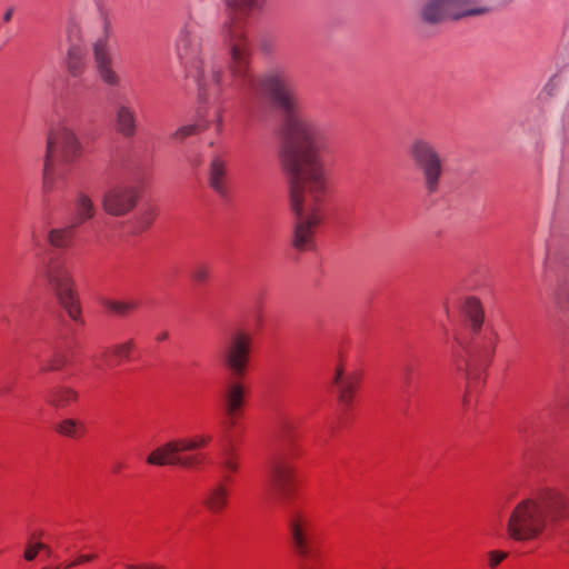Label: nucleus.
<instances>
[{
	"label": "nucleus",
	"mask_w": 569,
	"mask_h": 569,
	"mask_svg": "<svg viewBox=\"0 0 569 569\" xmlns=\"http://www.w3.org/2000/svg\"><path fill=\"white\" fill-rule=\"evenodd\" d=\"M221 466H222V468H224L226 470H228L230 472H236L238 470V462H237L236 458L233 457L232 452L224 453V456L221 460Z\"/></svg>",
	"instance_id": "37"
},
{
	"label": "nucleus",
	"mask_w": 569,
	"mask_h": 569,
	"mask_svg": "<svg viewBox=\"0 0 569 569\" xmlns=\"http://www.w3.org/2000/svg\"><path fill=\"white\" fill-rule=\"evenodd\" d=\"M465 313L471 323L472 330L478 332L483 323V310L480 301L473 297L468 298L465 302Z\"/></svg>",
	"instance_id": "25"
},
{
	"label": "nucleus",
	"mask_w": 569,
	"mask_h": 569,
	"mask_svg": "<svg viewBox=\"0 0 569 569\" xmlns=\"http://www.w3.org/2000/svg\"><path fill=\"white\" fill-rule=\"evenodd\" d=\"M42 549H47V545L42 543V542H37L34 545H29L27 548H26V551H24V559L27 561H32L34 560V558L37 557L38 552Z\"/></svg>",
	"instance_id": "36"
},
{
	"label": "nucleus",
	"mask_w": 569,
	"mask_h": 569,
	"mask_svg": "<svg viewBox=\"0 0 569 569\" xmlns=\"http://www.w3.org/2000/svg\"><path fill=\"white\" fill-rule=\"evenodd\" d=\"M174 52L182 68L207 54L202 49L200 29L194 22H186L180 28L174 41Z\"/></svg>",
	"instance_id": "14"
},
{
	"label": "nucleus",
	"mask_w": 569,
	"mask_h": 569,
	"mask_svg": "<svg viewBox=\"0 0 569 569\" xmlns=\"http://www.w3.org/2000/svg\"><path fill=\"white\" fill-rule=\"evenodd\" d=\"M133 349V341L128 340L126 342L116 345L112 349L113 355L120 360H128Z\"/></svg>",
	"instance_id": "34"
},
{
	"label": "nucleus",
	"mask_w": 569,
	"mask_h": 569,
	"mask_svg": "<svg viewBox=\"0 0 569 569\" xmlns=\"http://www.w3.org/2000/svg\"><path fill=\"white\" fill-rule=\"evenodd\" d=\"M68 362L67 355L62 351L54 352L51 358L46 361H42L40 365V371H58L62 369Z\"/></svg>",
	"instance_id": "31"
},
{
	"label": "nucleus",
	"mask_w": 569,
	"mask_h": 569,
	"mask_svg": "<svg viewBox=\"0 0 569 569\" xmlns=\"http://www.w3.org/2000/svg\"><path fill=\"white\" fill-rule=\"evenodd\" d=\"M489 556V566L491 568L497 567L503 559L507 558L508 553L503 551H490Z\"/></svg>",
	"instance_id": "38"
},
{
	"label": "nucleus",
	"mask_w": 569,
	"mask_h": 569,
	"mask_svg": "<svg viewBox=\"0 0 569 569\" xmlns=\"http://www.w3.org/2000/svg\"><path fill=\"white\" fill-rule=\"evenodd\" d=\"M78 400V392L67 386H59L51 389L47 397V402L57 408H66Z\"/></svg>",
	"instance_id": "23"
},
{
	"label": "nucleus",
	"mask_w": 569,
	"mask_h": 569,
	"mask_svg": "<svg viewBox=\"0 0 569 569\" xmlns=\"http://www.w3.org/2000/svg\"><path fill=\"white\" fill-rule=\"evenodd\" d=\"M408 154L421 174L426 192L437 193L445 176V159L436 146L427 138L417 137L411 140Z\"/></svg>",
	"instance_id": "7"
},
{
	"label": "nucleus",
	"mask_w": 569,
	"mask_h": 569,
	"mask_svg": "<svg viewBox=\"0 0 569 569\" xmlns=\"http://www.w3.org/2000/svg\"><path fill=\"white\" fill-rule=\"evenodd\" d=\"M116 131L124 137L132 138L138 130L137 112L129 103H119L114 113Z\"/></svg>",
	"instance_id": "19"
},
{
	"label": "nucleus",
	"mask_w": 569,
	"mask_h": 569,
	"mask_svg": "<svg viewBox=\"0 0 569 569\" xmlns=\"http://www.w3.org/2000/svg\"><path fill=\"white\" fill-rule=\"evenodd\" d=\"M228 489L219 483L208 490L202 503L212 513L221 512L228 505Z\"/></svg>",
	"instance_id": "21"
},
{
	"label": "nucleus",
	"mask_w": 569,
	"mask_h": 569,
	"mask_svg": "<svg viewBox=\"0 0 569 569\" xmlns=\"http://www.w3.org/2000/svg\"><path fill=\"white\" fill-rule=\"evenodd\" d=\"M66 37L68 46L84 47L82 29L77 19H69L66 28Z\"/></svg>",
	"instance_id": "29"
},
{
	"label": "nucleus",
	"mask_w": 569,
	"mask_h": 569,
	"mask_svg": "<svg viewBox=\"0 0 569 569\" xmlns=\"http://www.w3.org/2000/svg\"><path fill=\"white\" fill-rule=\"evenodd\" d=\"M465 371H466V377H467V379L469 381L468 383L470 386L471 381H472V379L475 378L476 375L473 373L471 365L469 362L466 363Z\"/></svg>",
	"instance_id": "41"
},
{
	"label": "nucleus",
	"mask_w": 569,
	"mask_h": 569,
	"mask_svg": "<svg viewBox=\"0 0 569 569\" xmlns=\"http://www.w3.org/2000/svg\"><path fill=\"white\" fill-rule=\"evenodd\" d=\"M141 191L138 186L130 182L111 184L101 197L102 210L116 218L131 213L138 206Z\"/></svg>",
	"instance_id": "13"
},
{
	"label": "nucleus",
	"mask_w": 569,
	"mask_h": 569,
	"mask_svg": "<svg viewBox=\"0 0 569 569\" xmlns=\"http://www.w3.org/2000/svg\"><path fill=\"white\" fill-rule=\"evenodd\" d=\"M216 124H217V130H221V128H222V117H221L220 113L217 114Z\"/></svg>",
	"instance_id": "44"
},
{
	"label": "nucleus",
	"mask_w": 569,
	"mask_h": 569,
	"mask_svg": "<svg viewBox=\"0 0 569 569\" xmlns=\"http://www.w3.org/2000/svg\"><path fill=\"white\" fill-rule=\"evenodd\" d=\"M562 518H568L569 519V511H567V508L565 509V515L561 517Z\"/></svg>",
	"instance_id": "46"
},
{
	"label": "nucleus",
	"mask_w": 569,
	"mask_h": 569,
	"mask_svg": "<svg viewBox=\"0 0 569 569\" xmlns=\"http://www.w3.org/2000/svg\"><path fill=\"white\" fill-rule=\"evenodd\" d=\"M360 380V373L357 371L346 372L342 367H337L333 377V386L336 388L337 400L345 410H348L352 406Z\"/></svg>",
	"instance_id": "17"
},
{
	"label": "nucleus",
	"mask_w": 569,
	"mask_h": 569,
	"mask_svg": "<svg viewBox=\"0 0 569 569\" xmlns=\"http://www.w3.org/2000/svg\"><path fill=\"white\" fill-rule=\"evenodd\" d=\"M76 224L52 228L48 231L47 241L56 249H67L72 244Z\"/></svg>",
	"instance_id": "22"
},
{
	"label": "nucleus",
	"mask_w": 569,
	"mask_h": 569,
	"mask_svg": "<svg viewBox=\"0 0 569 569\" xmlns=\"http://www.w3.org/2000/svg\"><path fill=\"white\" fill-rule=\"evenodd\" d=\"M247 389L240 379L232 378L222 392V407L229 427H233L244 406Z\"/></svg>",
	"instance_id": "16"
},
{
	"label": "nucleus",
	"mask_w": 569,
	"mask_h": 569,
	"mask_svg": "<svg viewBox=\"0 0 569 569\" xmlns=\"http://www.w3.org/2000/svg\"><path fill=\"white\" fill-rule=\"evenodd\" d=\"M93 558H94L93 555H82L74 562L68 565V567H72V566H76L78 563H83V562L91 561Z\"/></svg>",
	"instance_id": "40"
},
{
	"label": "nucleus",
	"mask_w": 569,
	"mask_h": 569,
	"mask_svg": "<svg viewBox=\"0 0 569 569\" xmlns=\"http://www.w3.org/2000/svg\"><path fill=\"white\" fill-rule=\"evenodd\" d=\"M489 8L480 0H427L420 10L423 22L441 23L447 19H461L469 16L487 13Z\"/></svg>",
	"instance_id": "12"
},
{
	"label": "nucleus",
	"mask_w": 569,
	"mask_h": 569,
	"mask_svg": "<svg viewBox=\"0 0 569 569\" xmlns=\"http://www.w3.org/2000/svg\"><path fill=\"white\" fill-rule=\"evenodd\" d=\"M76 222L79 226L94 216L96 208L92 199L83 192H80L74 200Z\"/></svg>",
	"instance_id": "24"
},
{
	"label": "nucleus",
	"mask_w": 569,
	"mask_h": 569,
	"mask_svg": "<svg viewBox=\"0 0 569 569\" xmlns=\"http://www.w3.org/2000/svg\"><path fill=\"white\" fill-rule=\"evenodd\" d=\"M258 84L281 113L279 158L290 179V206L295 213L291 243L299 251L311 250L329 194V173L320 159L323 133L317 120L305 111L303 100L284 71L268 70Z\"/></svg>",
	"instance_id": "1"
},
{
	"label": "nucleus",
	"mask_w": 569,
	"mask_h": 569,
	"mask_svg": "<svg viewBox=\"0 0 569 569\" xmlns=\"http://www.w3.org/2000/svg\"><path fill=\"white\" fill-rule=\"evenodd\" d=\"M208 184L221 199H228L230 197L228 163L220 156L212 157L209 162Z\"/></svg>",
	"instance_id": "18"
},
{
	"label": "nucleus",
	"mask_w": 569,
	"mask_h": 569,
	"mask_svg": "<svg viewBox=\"0 0 569 569\" xmlns=\"http://www.w3.org/2000/svg\"><path fill=\"white\" fill-rule=\"evenodd\" d=\"M124 569H163V567L157 563H127Z\"/></svg>",
	"instance_id": "39"
},
{
	"label": "nucleus",
	"mask_w": 569,
	"mask_h": 569,
	"mask_svg": "<svg viewBox=\"0 0 569 569\" xmlns=\"http://www.w3.org/2000/svg\"><path fill=\"white\" fill-rule=\"evenodd\" d=\"M56 430L64 437L77 438L83 432V425L74 419L67 418L56 426Z\"/></svg>",
	"instance_id": "28"
},
{
	"label": "nucleus",
	"mask_w": 569,
	"mask_h": 569,
	"mask_svg": "<svg viewBox=\"0 0 569 569\" xmlns=\"http://www.w3.org/2000/svg\"><path fill=\"white\" fill-rule=\"evenodd\" d=\"M266 482L269 491L281 506L289 503L297 490V469L293 458L287 452H278L267 463Z\"/></svg>",
	"instance_id": "10"
},
{
	"label": "nucleus",
	"mask_w": 569,
	"mask_h": 569,
	"mask_svg": "<svg viewBox=\"0 0 569 569\" xmlns=\"http://www.w3.org/2000/svg\"><path fill=\"white\" fill-rule=\"evenodd\" d=\"M43 278L68 316L73 321H81V307L76 291V282L67 259H50L43 270Z\"/></svg>",
	"instance_id": "6"
},
{
	"label": "nucleus",
	"mask_w": 569,
	"mask_h": 569,
	"mask_svg": "<svg viewBox=\"0 0 569 569\" xmlns=\"http://www.w3.org/2000/svg\"><path fill=\"white\" fill-rule=\"evenodd\" d=\"M266 0H226L227 18L221 33L228 54V71L233 84L250 89L256 80L251 72L252 46L247 33L248 19L262 10Z\"/></svg>",
	"instance_id": "2"
},
{
	"label": "nucleus",
	"mask_w": 569,
	"mask_h": 569,
	"mask_svg": "<svg viewBox=\"0 0 569 569\" xmlns=\"http://www.w3.org/2000/svg\"><path fill=\"white\" fill-rule=\"evenodd\" d=\"M252 349V333L244 329H236L226 338L218 352V359L231 378L241 379L249 369Z\"/></svg>",
	"instance_id": "11"
},
{
	"label": "nucleus",
	"mask_w": 569,
	"mask_h": 569,
	"mask_svg": "<svg viewBox=\"0 0 569 569\" xmlns=\"http://www.w3.org/2000/svg\"><path fill=\"white\" fill-rule=\"evenodd\" d=\"M12 14H13V8H9V9L4 12V14H3V20H4L6 22L10 21V20H11V18H12Z\"/></svg>",
	"instance_id": "43"
},
{
	"label": "nucleus",
	"mask_w": 569,
	"mask_h": 569,
	"mask_svg": "<svg viewBox=\"0 0 569 569\" xmlns=\"http://www.w3.org/2000/svg\"><path fill=\"white\" fill-rule=\"evenodd\" d=\"M566 497L557 490H545L536 497L521 500L513 508L507 522V533L516 541L538 538L548 521H557L565 515Z\"/></svg>",
	"instance_id": "3"
},
{
	"label": "nucleus",
	"mask_w": 569,
	"mask_h": 569,
	"mask_svg": "<svg viewBox=\"0 0 569 569\" xmlns=\"http://www.w3.org/2000/svg\"><path fill=\"white\" fill-rule=\"evenodd\" d=\"M192 279L199 283H204L210 278V269L206 264H197L191 274Z\"/></svg>",
	"instance_id": "35"
},
{
	"label": "nucleus",
	"mask_w": 569,
	"mask_h": 569,
	"mask_svg": "<svg viewBox=\"0 0 569 569\" xmlns=\"http://www.w3.org/2000/svg\"><path fill=\"white\" fill-rule=\"evenodd\" d=\"M463 405H465V406H467V405H468V399H467V397H466V396L463 397Z\"/></svg>",
	"instance_id": "47"
},
{
	"label": "nucleus",
	"mask_w": 569,
	"mask_h": 569,
	"mask_svg": "<svg viewBox=\"0 0 569 569\" xmlns=\"http://www.w3.org/2000/svg\"><path fill=\"white\" fill-rule=\"evenodd\" d=\"M46 551V553H48V556H50L51 553V550L47 547V549H43Z\"/></svg>",
	"instance_id": "48"
},
{
	"label": "nucleus",
	"mask_w": 569,
	"mask_h": 569,
	"mask_svg": "<svg viewBox=\"0 0 569 569\" xmlns=\"http://www.w3.org/2000/svg\"><path fill=\"white\" fill-rule=\"evenodd\" d=\"M208 126L209 122L207 120L199 119L196 123L186 124L178 128L172 134V138L177 141H183L186 138L207 129Z\"/></svg>",
	"instance_id": "30"
},
{
	"label": "nucleus",
	"mask_w": 569,
	"mask_h": 569,
	"mask_svg": "<svg viewBox=\"0 0 569 569\" xmlns=\"http://www.w3.org/2000/svg\"><path fill=\"white\" fill-rule=\"evenodd\" d=\"M167 338H168V332H162V333H160V335L158 336V338H157V339H158L159 341H162V340H166Z\"/></svg>",
	"instance_id": "45"
},
{
	"label": "nucleus",
	"mask_w": 569,
	"mask_h": 569,
	"mask_svg": "<svg viewBox=\"0 0 569 569\" xmlns=\"http://www.w3.org/2000/svg\"><path fill=\"white\" fill-rule=\"evenodd\" d=\"M83 144L67 122L52 124L46 140V153L42 169V189L51 192L56 180L63 178L69 169L81 158Z\"/></svg>",
	"instance_id": "4"
},
{
	"label": "nucleus",
	"mask_w": 569,
	"mask_h": 569,
	"mask_svg": "<svg viewBox=\"0 0 569 569\" xmlns=\"http://www.w3.org/2000/svg\"><path fill=\"white\" fill-rule=\"evenodd\" d=\"M181 439L183 442L184 450L187 452V451H193V450L206 447L212 440V437L210 435H197L190 439H187V438H181Z\"/></svg>",
	"instance_id": "33"
},
{
	"label": "nucleus",
	"mask_w": 569,
	"mask_h": 569,
	"mask_svg": "<svg viewBox=\"0 0 569 569\" xmlns=\"http://www.w3.org/2000/svg\"><path fill=\"white\" fill-rule=\"evenodd\" d=\"M186 452L182 439L170 440L156 448L148 457L147 463L151 466H178L182 468H196L202 459L199 456H181Z\"/></svg>",
	"instance_id": "15"
},
{
	"label": "nucleus",
	"mask_w": 569,
	"mask_h": 569,
	"mask_svg": "<svg viewBox=\"0 0 569 569\" xmlns=\"http://www.w3.org/2000/svg\"><path fill=\"white\" fill-rule=\"evenodd\" d=\"M183 69L186 77L194 82L200 102L219 100L224 71L214 56L207 53Z\"/></svg>",
	"instance_id": "9"
},
{
	"label": "nucleus",
	"mask_w": 569,
	"mask_h": 569,
	"mask_svg": "<svg viewBox=\"0 0 569 569\" xmlns=\"http://www.w3.org/2000/svg\"><path fill=\"white\" fill-rule=\"evenodd\" d=\"M157 217V209L154 207H147L142 209L131 221L132 232L140 233L149 229Z\"/></svg>",
	"instance_id": "26"
},
{
	"label": "nucleus",
	"mask_w": 569,
	"mask_h": 569,
	"mask_svg": "<svg viewBox=\"0 0 569 569\" xmlns=\"http://www.w3.org/2000/svg\"><path fill=\"white\" fill-rule=\"evenodd\" d=\"M289 545L302 560L300 569H325L315 558V523L312 518L302 511H292L287 518Z\"/></svg>",
	"instance_id": "8"
},
{
	"label": "nucleus",
	"mask_w": 569,
	"mask_h": 569,
	"mask_svg": "<svg viewBox=\"0 0 569 569\" xmlns=\"http://www.w3.org/2000/svg\"><path fill=\"white\" fill-rule=\"evenodd\" d=\"M94 27L97 34L90 42V49L97 77L108 87H119L121 77L116 70L111 47L112 21L106 12L100 11L94 20Z\"/></svg>",
	"instance_id": "5"
},
{
	"label": "nucleus",
	"mask_w": 569,
	"mask_h": 569,
	"mask_svg": "<svg viewBox=\"0 0 569 569\" xmlns=\"http://www.w3.org/2000/svg\"><path fill=\"white\" fill-rule=\"evenodd\" d=\"M64 64L72 78H80L87 70V57L84 47L68 46Z\"/></svg>",
	"instance_id": "20"
},
{
	"label": "nucleus",
	"mask_w": 569,
	"mask_h": 569,
	"mask_svg": "<svg viewBox=\"0 0 569 569\" xmlns=\"http://www.w3.org/2000/svg\"><path fill=\"white\" fill-rule=\"evenodd\" d=\"M403 370H405V382L407 385H409L411 381L412 368L410 366H407Z\"/></svg>",
	"instance_id": "42"
},
{
	"label": "nucleus",
	"mask_w": 569,
	"mask_h": 569,
	"mask_svg": "<svg viewBox=\"0 0 569 569\" xmlns=\"http://www.w3.org/2000/svg\"><path fill=\"white\" fill-rule=\"evenodd\" d=\"M106 308L109 311L123 317L133 311L137 308V303L134 301L109 300L106 302Z\"/></svg>",
	"instance_id": "32"
},
{
	"label": "nucleus",
	"mask_w": 569,
	"mask_h": 569,
	"mask_svg": "<svg viewBox=\"0 0 569 569\" xmlns=\"http://www.w3.org/2000/svg\"><path fill=\"white\" fill-rule=\"evenodd\" d=\"M552 302L557 311L566 312L569 310V282H559L552 292Z\"/></svg>",
	"instance_id": "27"
}]
</instances>
